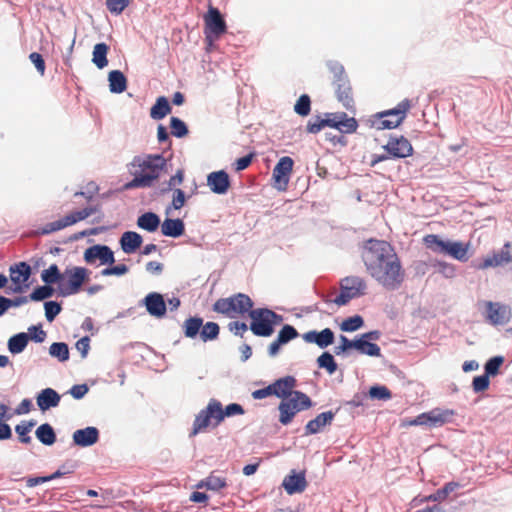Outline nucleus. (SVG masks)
I'll list each match as a JSON object with an SVG mask.
<instances>
[{
    "instance_id": "38",
    "label": "nucleus",
    "mask_w": 512,
    "mask_h": 512,
    "mask_svg": "<svg viewBox=\"0 0 512 512\" xmlns=\"http://www.w3.org/2000/svg\"><path fill=\"white\" fill-rule=\"evenodd\" d=\"M423 243L426 248L435 253L444 254L446 250L447 241H443L436 234H428L423 237Z\"/></svg>"
},
{
    "instance_id": "23",
    "label": "nucleus",
    "mask_w": 512,
    "mask_h": 512,
    "mask_svg": "<svg viewBox=\"0 0 512 512\" xmlns=\"http://www.w3.org/2000/svg\"><path fill=\"white\" fill-rule=\"evenodd\" d=\"M273 393L276 397L284 399L294 393L296 386V379L293 376H285L273 382L272 384Z\"/></svg>"
},
{
    "instance_id": "63",
    "label": "nucleus",
    "mask_w": 512,
    "mask_h": 512,
    "mask_svg": "<svg viewBox=\"0 0 512 512\" xmlns=\"http://www.w3.org/2000/svg\"><path fill=\"white\" fill-rule=\"evenodd\" d=\"M324 127H325L324 119H322L318 116V117L308 121L306 129L309 133L316 134L320 130H322Z\"/></svg>"
},
{
    "instance_id": "7",
    "label": "nucleus",
    "mask_w": 512,
    "mask_h": 512,
    "mask_svg": "<svg viewBox=\"0 0 512 512\" xmlns=\"http://www.w3.org/2000/svg\"><path fill=\"white\" fill-rule=\"evenodd\" d=\"M89 270L84 267L74 266L66 268L62 272L60 292L63 296L77 294L82 285L89 280Z\"/></svg>"
},
{
    "instance_id": "12",
    "label": "nucleus",
    "mask_w": 512,
    "mask_h": 512,
    "mask_svg": "<svg viewBox=\"0 0 512 512\" xmlns=\"http://www.w3.org/2000/svg\"><path fill=\"white\" fill-rule=\"evenodd\" d=\"M294 161L289 156L279 159L272 173L273 187L278 191H286L293 171Z\"/></svg>"
},
{
    "instance_id": "48",
    "label": "nucleus",
    "mask_w": 512,
    "mask_h": 512,
    "mask_svg": "<svg viewBox=\"0 0 512 512\" xmlns=\"http://www.w3.org/2000/svg\"><path fill=\"white\" fill-rule=\"evenodd\" d=\"M294 111L300 116H307L311 111V100L307 94H303L297 100Z\"/></svg>"
},
{
    "instance_id": "13",
    "label": "nucleus",
    "mask_w": 512,
    "mask_h": 512,
    "mask_svg": "<svg viewBox=\"0 0 512 512\" xmlns=\"http://www.w3.org/2000/svg\"><path fill=\"white\" fill-rule=\"evenodd\" d=\"M84 260L88 264H94L99 260L100 265H112L115 262L111 248L100 244L88 247L84 252Z\"/></svg>"
},
{
    "instance_id": "32",
    "label": "nucleus",
    "mask_w": 512,
    "mask_h": 512,
    "mask_svg": "<svg viewBox=\"0 0 512 512\" xmlns=\"http://www.w3.org/2000/svg\"><path fill=\"white\" fill-rule=\"evenodd\" d=\"M109 46L106 43H97L93 48L92 62L97 68L103 69L108 65L107 54Z\"/></svg>"
},
{
    "instance_id": "16",
    "label": "nucleus",
    "mask_w": 512,
    "mask_h": 512,
    "mask_svg": "<svg viewBox=\"0 0 512 512\" xmlns=\"http://www.w3.org/2000/svg\"><path fill=\"white\" fill-rule=\"evenodd\" d=\"M31 275V268L25 262H20L15 267L10 268V278L14 285L13 291L16 293L23 292L28 287L27 281Z\"/></svg>"
},
{
    "instance_id": "29",
    "label": "nucleus",
    "mask_w": 512,
    "mask_h": 512,
    "mask_svg": "<svg viewBox=\"0 0 512 512\" xmlns=\"http://www.w3.org/2000/svg\"><path fill=\"white\" fill-rule=\"evenodd\" d=\"M109 88L113 93H122L127 88V79L119 70H113L108 75Z\"/></svg>"
},
{
    "instance_id": "53",
    "label": "nucleus",
    "mask_w": 512,
    "mask_h": 512,
    "mask_svg": "<svg viewBox=\"0 0 512 512\" xmlns=\"http://www.w3.org/2000/svg\"><path fill=\"white\" fill-rule=\"evenodd\" d=\"M219 411V413L222 415V421L224 420L225 417L244 414L243 407L237 403H231L227 405L225 409H223L222 404L219 402Z\"/></svg>"
},
{
    "instance_id": "22",
    "label": "nucleus",
    "mask_w": 512,
    "mask_h": 512,
    "mask_svg": "<svg viewBox=\"0 0 512 512\" xmlns=\"http://www.w3.org/2000/svg\"><path fill=\"white\" fill-rule=\"evenodd\" d=\"M470 243H463L459 241H447L445 255L452 257L460 262L468 261Z\"/></svg>"
},
{
    "instance_id": "18",
    "label": "nucleus",
    "mask_w": 512,
    "mask_h": 512,
    "mask_svg": "<svg viewBox=\"0 0 512 512\" xmlns=\"http://www.w3.org/2000/svg\"><path fill=\"white\" fill-rule=\"evenodd\" d=\"M207 185L216 194H225L230 187L229 175L223 171L212 172L207 176Z\"/></svg>"
},
{
    "instance_id": "17",
    "label": "nucleus",
    "mask_w": 512,
    "mask_h": 512,
    "mask_svg": "<svg viewBox=\"0 0 512 512\" xmlns=\"http://www.w3.org/2000/svg\"><path fill=\"white\" fill-rule=\"evenodd\" d=\"M306 343H314L320 348H326L334 343L335 335L330 328L321 331L311 330L302 335Z\"/></svg>"
},
{
    "instance_id": "57",
    "label": "nucleus",
    "mask_w": 512,
    "mask_h": 512,
    "mask_svg": "<svg viewBox=\"0 0 512 512\" xmlns=\"http://www.w3.org/2000/svg\"><path fill=\"white\" fill-rule=\"evenodd\" d=\"M489 384H490L489 376L484 374L481 376L474 377L473 382H472V387H473L474 392L478 393V392H483V391L487 390L489 388Z\"/></svg>"
},
{
    "instance_id": "21",
    "label": "nucleus",
    "mask_w": 512,
    "mask_h": 512,
    "mask_svg": "<svg viewBox=\"0 0 512 512\" xmlns=\"http://www.w3.org/2000/svg\"><path fill=\"white\" fill-rule=\"evenodd\" d=\"M335 417L332 411H326L317 415L310 420L305 426V435L316 434L320 432L326 425H330Z\"/></svg>"
},
{
    "instance_id": "2",
    "label": "nucleus",
    "mask_w": 512,
    "mask_h": 512,
    "mask_svg": "<svg viewBox=\"0 0 512 512\" xmlns=\"http://www.w3.org/2000/svg\"><path fill=\"white\" fill-rule=\"evenodd\" d=\"M166 166V160L159 154L136 156L130 163L133 179L125 185L127 189L147 188L159 179Z\"/></svg>"
},
{
    "instance_id": "59",
    "label": "nucleus",
    "mask_w": 512,
    "mask_h": 512,
    "mask_svg": "<svg viewBox=\"0 0 512 512\" xmlns=\"http://www.w3.org/2000/svg\"><path fill=\"white\" fill-rule=\"evenodd\" d=\"M29 59L34 64V66H35L36 70L39 72V74L41 76H43L45 74L46 65H45V61H44L42 55L38 52H32L29 55Z\"/></svg>"
},
{
    "instance_id": "56",
    "label": "nucleus",
    "mask_w": 512,
    "mask_h": 512,
    "mask_svg": "<svg viewBox=\"0 0 512 512\" xmlns=\"http://www.w3.org/2000/svg\"><path fill=\"white\" fill-rule=\"evenodd\" d=\"M130 4V0H106L107 9L113 14L122 13Z\"/></svg>"
},
{
    "instance_id": "60",
    "label": "nucleus",
    "mask_w": 512,
    "mask_h": 512,
    "mask_svg": "<svg viewBox=\"0 0 512 512\" xmlns=\"http://www.w3.org/2000/svg\"><path fill=\"white\" fill-rule=\"evenodd\" d=\"M128 272V267L125 264H119L113 267L105 268L101 271L103 276L117 275L122 276Z\"/></svg>"
},
{
    "instance_id": "9",
    "label": "nucleus",
    "mask_w": 512,
    "mask_h": 512,
    "mask_svg": "<svg viewBox=\"0 0 512 512\" xmlns=\"http://www.w3.org/2000/svg\"><path fill=\"white\" fill-rule=\"evenodd\" d=\"M332 71L335 76V94L340 103L347 109L352 110L355 106L353 91L350 81L341 65H334Z\"/></svg>"
},
{
    "instance_id": "26",
    "label": "nucleus",
    "mask_w": 512,
    "mask_h": 512,
    "mask_svg": "<svg viewBox=\"0 0 512 512\" xmlns=\"http://www.w3.org/2000/svg\"><path fill=\"white\" fill-rule=\"evenodd\" d=\"M512 261V256L509 251L502 250L499 253H493L492 255H488L485 257L481 263H479L476 268L479 270H486L491 267H497L504 263H509Z\"/></svg>"
},
{
    "instance_id": "6",
    "label": "nucleus",
    "mask_w": 512,
    "mask_h": 512,
    "mask_svg": "<svg viewBox=\"0 0 512 512\" xmlns=\"http://www.w3.org/2000/svg\"><path fill=\"white\" fill-rule=\"evenodd\" d=\"M312 406L311 399L301 391H294L291 396L282 399L279 404V422L288 425L294 416L303 410H307Z\"/></svg>"
},
{
    "instance_id": "41",
    "label": "nucleus",
    "mask_w": 512,
    "mask_h": 512,
    "mask_svg": "<svg viewBox=\"0 0 512 512\" xmlns=\"http://www.w3.org/2000/svg\"><path fill=\"white\" fill-rule=\"evenodd\" d=\"M459 486L460 485L457 482H448L443 486V488L438 489L435 493L427 496L425 498V501H432V502L443 501L448 497V495L451 492L456 490Z\"/></svg>"
},
{
    "instance_id": "24",
    "label": "nucleus",
    "mask_w": 512,
    "mask_h": 512,
    "mask_svg": "<svg viewBox=\"0 0 512 512\" xmlns=\"http://www.w3.org/2000/svg\"><path fill=\"white\" fill-rule=\"evenodd\" d=\"M60 395L52 388L43 389L36 397V402L41 411L57 407L60 403Z\"/></svg>"
},
{
    "instance_id": "27",
    "label": "nucleus",
    "mask_w": 512,
    "mask_h": 512,
    "mask_svg": "<svg viewBox=\"0 0 512 512\" xmlns=\"http://www.w3.org/2000/svg\"><path fill=\"white\" fill-rule=\"evenodd\" d=\"M143 239L140 234L134 231L124 232L120 239V245L124 253H134L142 244Z\"/></svg>"
},
{
    "instance_id": "8",
    "label": "nucleus",
    "mask_w": 512,
    "mask_h": 512,
    "mask_svg": "<svg viewBox=\"0 0 512 512\" xmlns=\"http://www.w3.org/2000/svg\"><path fill=\"white\" fill-rule=\"evenodd\" d=\"M219 412V401L211 399L206 408L202 409L196 415L189 436L195 437L197 434L206 431L212 424V420L215 421L213 426H218L222 422V415Z\"/></svg>"
},
{
    "instance_id": "10",
    "label": "nucleus",
    "mask_w": 512,
    "mask_h": 512,
    "mask_svg": "<svg viewBox=\"0 0 512 512\" xmlns=\"http://www.w3.org/2000/svg\"><path fill=\"white\" fill-rule=\"evenodd\" d=\"M98 211L97 207H86L80 211H75L70 214L65 215L61 219H58L53 222H49L42 227L39 228L38 234L41 235H48L53 232L62 230L66 227H69L79 221H82L86 219L87 217L91 216L92 214L96 213Z\"/></svg>"
},
{
    "instance_id": "3",
    "label": "nucleus",
    "mask_w": 512,
    "mask_h": 512,
    "mask_svg": "<svg viewBox=\"0 0 512 512\" xmlns=\"http://www.w3.org/2000/svg\"><path fill=\"white\" fill-rule=\"evenodd\" d=\"M254 306L253 300L244 293H236L226 298H219L213 304V311L228 318H237L250 313Z\"/></svg>"
},
{
    "instance_id": "15",
    "label": "nucleus",
    "mask_w": 512,
    "mask_h": 512,
    "mask_svg": "<svg viewBox=\"0 0 512 512\" xmlns=\"http://www.w3.org/2000/svg\"><path fill=\"white\" fill-rule=\"evenodd\" d=\"M384 149L392 158H406L413 154V147L404 136L390 138Z\"/></svg>"
},
{
    "instance_id": "20",
    "label": "nucleus",
    "mask_w": 512,
    "mask_h": 512,
    "mask_svg": "<svg viewBox=\"0 0 512 512\" xmlns=\"http://www.w3.org/2000/svg\"><path fill=\"white\" fill-rule=\"evenodd\" d=\"M99 440V431L96 427L78 429L73 433V441L80 447H88Z\"/></svg>"
},
{
    "instance_id": "64",
    "label": "nucleus",
    "mask_w": 512,
    "mask_h": 512,
    "mask_svg": "<svg viewBox=\"0 0 512 512\" xmlns=\"http://www.w3.org/2000/svg\"><path fill=\"white\" fill-rule=\"evenodd\" d=\"M228 329L233 334L243 337L244 333L248 330V326L244 322L232 321L228 324Z\"/></svg>"
},
{
    "instance_id": "47",
    "label": "nucleus",
    "mask_w": 512,
    "mask_h": 512,
    "mask_svg": "<svg viewBox=\"0 0 512 512\" xmlns=\"http://www.w3.org/2000/svg\"><path fill=\"white\" fill-rule=\"evenodd\" d=\"M170 128L171 134L175 137L182 138L188 134V128L186 124L177 117H171Z\"/></svg>"
},
{
    "instance_id": "49",
    "label": "nucleus",
    "mask_w": 512,
    "mask_h": 512,
    "mask_svg": "<svg viewBox=\"0 0 512 512\" xmlns=\"http://www.w3.org/2000/svg\"><path fill=\"white\" fill-rule=\"evenodd\" d=\"M363 325V319L359 315L349 317L341 323V330L346 332H353L361 328Z\"/></svg>"
},
{
    "instance_id": "43",
    "label": "nucleus",
    "mask_w": 512,
    "mask_h": 512,
    "mask_svg": "<svg viewBox=\"0 0 512 512\" xmlns=\"http://www.w3.org/2000/svg\"><path fill=\"white\" fill-rule=\"evenodd\" d=\"M360 353L368 355V356H380L381 350L380 347L375 344L369 342L367 339L360 337L357 339V348Z\"/></svg>"
},
{
    "instance_id": "39",
    "label": "nucleus",
    "mask_w": 512,
    "mask_h": 512,
    "mask_svg": "<svg viewBox=\"0 0 512 512\" xmlns=\"http://www.w3.org/2000/svg\"><path fill=\"white\" fill-rule=\"evenodd\" d=\"M341 283L343 285H348L352 289L355 290L353 293L354 296L359 297L365 294V290L367 288L366 282L363 278L359 276H348L342 279Z\"/></svg>"
},
{
    "instance_id": "50",
    "label": "nucleus",
    "mask_w": 512,
    "mask_h": 512,
    "mask_svg": "<svg viewBox=\"0 0 512 512\" xmlns=\"http://www.w3.org/2000/svg\"><path fill=\"white\" fill-rule=\"evenodd\" d=\"M51 284H47L44 286L37 287L34 289V291L30 294V299L33 301H41L46 298H49L52 296L54 290L50 286Z\"/></svg>"
},
{
    "instance_id": "35",
    "label": "nucleus",
    "mask_w": 512,
    "mask_h": 512,
    "mask_svg": "<svg viewBox=\"0 0 512 512\" xmlns=\"http://www.w3.org/2000/svg\"><path fill=\"white\" fill-rule=\"evenodd\" d=\"M454 414V411L450 409L435 408L428 412L430 425H443L448 422Z\"/></svg>"
},
{
    "instance_id": "11",
    "label": "nucleus",
    "mask_w": 512,
    "mask_h": 512,
    "mask_svg": "<svg viewBox=\"0 0 512 512\" xmlns=\"http://www.w3.org/2000/svg\"><path fill=\"white\" fill-rule=\"evenodd\" d=\"M226 31L227 25L220 11L210 5L207 13L204 15V34L206 41L212 44L225 34Z\"/></svg>"
},
{
    "instance_id": "34",
    "label": "nucleus",
    "mask_w": 512,
    "mask_h": 512,
    "mask_svg": "<svg viewBox=\"0 0 512 512\" xmlns=\"http://www.w3.org/2000/svg\"><path fill=\"white\" fill-rule=\"evenodd\" d=\"M203 326V319L200 317H190L186 319L182 325L183 333L187 338H195L200 334L201 327Z\"/></svg>"
},
{
    "instance_id": "46",
    "label": "nucleus",
    "mask_w": 512,
    "mask_h": 512,
    "mask_svg": "<svg viewBox=\"0 0 512 512\" xmlns=\"http://www.w3.org/2000/svg\"><path fill=\"white\" fill-rule=\"evenodd\" d=\"M317 363L320 368L326 369L329 374H333L337 370V364L329 352H324L320 355Z\"/></svg>"
},
{
    "instance_id": "62",
    "label": "nucleus",
    "mask_w": 512,
    "mask_h": 512,
    "mask_svg": "<svg viewBox=\"0 0 512 512\" xmlns=\"http://www.w3.org/2000/svg\"><path fill=\"white\" fill-rule=\"evenodd\" d=\"M185 202H186V197H185V194L184 192L177 188L173 191V198H172V203H171V206L178 210V209H181L184 205H185Z\"/></svg>"
},
{
    "instance_id": "52",
    "label": "nucleus",
    "mask_w": 512,
    "mask_h": 512,
    "mask_svg": "<svg viewBox=\"0 0 512 512\" xmlns=\"http://www.w3.org/2000/svg\"><path fill=\"white\" fill-rule=\"evenodd\" d=\"M297 336H298L297 330L293 326L286 324L279 331L277 338H278V342L285 344V343L295 339Z\"/></svg>"
},
{
    "instance_id": "30",
    "label": "nucleus",
    "mask_w": 512,
    "mask_h": 512,
    "mask_svg": "<svg viewBox=\"0 0 512 512\" xmlns=\"http://www.w3.org/2000/svg\"><path fill=\"white\" fill-rule=\"evenodd\" d=\"M160 224V218L153 212H146L138 217L137 225L139 228L148 232H154L157 230Z\"/></svg>"
},
{
    "instance_id": "33",
    "label": "nucleus",
    "mask_w": 512,
    "mask_h": 512,
    "mask_svg": "<svg viewBox=\"0 0 512 512\" xmlns=\"http://www.w3.org/2000/svg\"><path fill=\"white\" fill-rule=\"evenodd\" d=\"M227 486L226 479L212 472L206 479L197 484V488L219 491Z\"/></svg>"
},
{
    "instance_id": "36",
    "label": "nucleus",
    "mask_w": 512,
    "mask_h": 512,
    "mask_svg": "<svg viewBox=\"0 0 512 512\" xmlns=\"http://www.w3.org/2000/svg\"><path fill=\"white\" fill-rule=\"evenodd\" d=\"M36 437L38 440L43 443L44 445L50 446L55 443L56 441V434L54 432V429L52 426L48 423H44L40 425L36 429Z\"/></svg>"
},
{
    "instance_id": "28",
    "label": "nucleus",
    "mask_w": 512,
    "mask_h": 512,
    "mask_svg": "<svg viewBox=\"0 0 512 512\" xmlns=\"http://www.w3.org/2000/svg\"><path fill=\"white\" fill-rule=\"evenodd\" d=\"M185 231L184 223L181 219H165L161 225V232L164 236L180 237Z\"/></svg>"
},
{
    "instance_id": "14",
    "label": "nucleus",
    "mask_w": 512,
    "mask_h": 512,
    "mask_svg": "<svg viewBox=\"0 0 512 512\" xmlns=\"http://www.w3.org/2000/svg\"><path fill=\"white\" fill-rule=\"evenodd\" d=\"M487 315V320L493 325H503L506 324L511 317V311L507 305L488 301L485 304Z\"/></svg>"
},
{
    "instance_id": "1",
    "label": "nucleus",
    "mask_w": 512,
    "mask_h": 512,
    "mask_svg": "<svg viewBox=\"0 0 512 512\" xmlns=\"http://www.w3.org/2000/svg\"><path fill=\"white\" fill-rule=\"evenodd\" d=\"M362 260L367 274L386 290L398 289L405 280V270L394 247L387 241L366 242Z\"/></svg>"
},
{
    "instance_id": "40",
    "label": "nucleus",
    "mask_w": 512,
    "mask_h": 512,
    "mask_svg": "<svg viewBox=\"0 0 512 512\" xmlns=\"http://www.w3.org/2000/svg\"><path fill=\"white\" fill-rule=\"evenodd\" d=\"M62 277V273L59 271V268L56 264L50 265L41 273V279L43 282L46 284L58 283L59 287L61 286Z\"/></svg>"
},
{
    "instance_id": "45",
    "label": "nucleus",
    "mask_w": 512,
    "mask_h": 512,
    "mask_svg": "<svg viewBox=\"0 0 512 512\" xmlns=\"http://www.w3.org/2000/svg\"><path fill=\"white\" fill-rule=\"evenodd\" d=\"M49 353L52 357L57 358L61 362L67 361L69 359L68 345L63 342H55L51 344Z\"/></svg>"
},
{
    "instance_id": "42",
    "label": "nucleus",
    "mask_w": 512,
    "mask_h": 512,
    "mask_svg": "<svg viewBox=\"0 0 512 512\" xmlns=\"http://www.w3.org/2000/svg\"><path fill=\"white\" fill-rule=\"evenodd\" d=\"M36 422L33 420L30 421H22L20 424L16 425L15 432L18 434L19 441L25 444H29L32 441L29 433L32 431Z\"/></svg>"
},
{
    "instance_id": "19",
    "label": "nucleus",
    "mask_w": 512,
    "mask_h": 512,
    "mask_svg": "<svg viewBox=\"0 0 512 512\" xmlns=\"http://www.w3.org/2000/svg\"><path fill=\"white\" fill-rule=\"evenodd\" d=\"M145 306L151 316L161 318L166 313V304L163 296L159 293H150L145 299Z\"/></svg>"
},
{
    "instance_id": "25",
    "label": "nucleus",
    "mask_w": 512,
    "mask_h": 512,
    "mask_svg": "<svg viewBox=\"0 0 512 512\" xmlns=\"http://www.w3.org/2000/svg\"><path fill=\"white\" fill-rule=\"evenodd\" d=\"M283 487L289 495L303 492L307 487L304 473H293L283 480Z\"/></svg>"
},
{
    "instance_id": "54",
    "label": "nucleus",
    "mask_w": 512,
    "mask_h": 512,
    "mask_svg": "<svg viewBox=\"0 0 512 512\" xmlns=\"http://www.w3.org/2000/svg\"><path fill=\"white\" fill-rule=\"evenodd\" d=\"M369 396L373 399L389 400L392 394L386 386H372L369 389Z\"/></svg>"
},
{
    "instance_id": "58",
    "label": "nucleus",
    "mask_w": 512,
    "mask_h": 512,
    "mask_svg": "<svg viewBox=\"0 0 512 512\" xmlns=\"http://www.w3.org/2000/svg\"><path fill=\"white\" fill-rule=\"evenodd\" d=\"M45 316L49 322L53 321L54 318L60 313L61 306L59 303L54 301L46 302L45 305Z\"/></svg>"
},
{
    "instance_id": "37",
    "label": "nucleus",
    "mask_w": 512,
    "mask_h": 512,
    "mask_svg": "<svg viewBox=\"0 0 512 512\" xmlns=\"http://www.w3.org/2000/svg\"><path fill=\"white\" fill-rule=\"evenodd\" d=\"M29 341V335L22 332L12 336L8 340V349L12 354H19L26 348Z\"/></svg>"
},
{
    "instance_id": "31",
    "label": "nucleus",
    "mask_w": 512,
    "mask_h": 512,
    "mask_svg": "<svg viewBox=\"0 0 512 512\" xmlns=\"http://www.w3.org/2000/svg\"><path fill=\"white\" fill-rule=\"evenodd\" d=\"M171 112V106L168 99L164 96L157 98L155 104L150 109V116L155 120L163 119Z\"/></svg>"
},
{
    "instance_id": "4",
    "label": "nucleus",
    "mask_w": 512,
    "mask_h": 512,
    "mask_svg": "<svg viewBox=\"0 0 512 512\" xmlns=\"http://www.w3.org/2000/svg\"><path fill=\"white\" fill-rule=\"evenodd\" d=\"M250 330L259 337H269L274 333V326L283 321V317L268 308H257L250 311Z\"/></svg>"
},
{
    "instance_id": "61",
    "label": "nucleus",
    "mask_w": 512,
    "mask_h": 512,
    "mask_svg": "<svg viewBox=\"0 0 512 512\" xmlns=\"http://www.w3.org/2000/svg\"><path fill=\"white\" fill-rule=\"evenodd\" d=\"M341 344L335 348V353L339 355L342 352H345L346 350L350 348H357V339L356 340H349L346 336L341 335L340 336Z\"/></svg>"
},
{
    "instance_id": "5",
    "label": "nucleus",
    "mask_w": 512,
    "mask_h": 512,
    "mask_svg": "<svg viewBox=\"0 0 512 512\" xmlns=\"http://www.w3.org/2000/svg\"><path fill=\"white\" fill-rule=\"evenodd\" d=\"M412 106L413 103L411 100H402L395 108L373 115L370 119L371 127L377 130L394 129L398 127L404 121L407 112Z\"/></svg>"
},
{
    "instance_id": "55",
    "label": "nucleus",
    "mask_w": 512,
    "mask_h": 512,
    "mask_svg": "<svg viewBox=\"0 0 512 512\" xmlns=\"http://www.w3.org/2000/svg\"><path fill=\"white\" fill-rule=\"evenodd\" d=\"M357 127L358 123L355 120V118H347L346 116L345 118L340 119L337 130H339L342 133H353L357 130Z\"/></svg>"
},
{
    "instance_id": "44",
    "label": "nucleus",
    "mask_w": 512,
    "mask_h": 512,
    "mask_svg": "<svg viewBox=\"0 0 512 512\" xmlns=\"http://www.w3.org/2000/svg\"><path fill=\"white\" fill-rule=\"evenodd\" d=\"M219 325L215 322H207L201 327L200 338L203 342L214 340L219 335Z\"/></svg>"
},
{
    "instance_id": "51",
    "label": "nucleus",
    "mask_w": 512,
    "mask_h": 512,
    "mask_svg": "<svg viewBox=\"0 0 512 512\" xmlns=\"http://www.w3.org/2000/svg\"><path fill=\"white\" fill-rule=\"evenodd\" d=\"M504 358L502 356H495L489 359L485 364V374L488 376H495L499 372L500 366L503 364Z\"/></svg>"
}]
</instances>
